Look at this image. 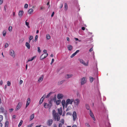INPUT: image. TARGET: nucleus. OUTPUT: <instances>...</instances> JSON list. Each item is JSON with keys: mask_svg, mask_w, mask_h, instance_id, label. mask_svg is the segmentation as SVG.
I'll list each match as a JSON object with an SVG mask.
<instances>
[{"mask_svg": "<svg viewBox=\"0 0 127 127\" xmlns=\"http://www.w3.org/2000/svg\"><path fill=\"white\" fill-rule=\"evenodd\" d=\"M81 29L82 30H85V27H82Z\"/></svg>", "mask_w": 127, "mask_h": 127, "instance_id": "nucleus-58", "label": "nucleus"}, {"mask_svg": "<svg viewBox=\"0 0 127 127\" xmlns=\"http://www.w3.org/2000/svg\"><path fill=\"white\" fill-rule=\"evenodd\" d=\"M48 104L45 103H44V106L45 108H47L48 107Z\"/></svg>", "mask_w": 127, "mask_h": 127, "instance_id": "nucleus-27", "label": "nucleus"}, {"mask_svg": "<svg viewBox=\"0 0 127 127\" xmlns=\"http://www.w3.org/2000/svg\"><path fill=\"white\" fill-rule=\"evenodd\" d=\"M85 125L87 127H89L90 126L89 124L88 123H86L85 124Z\"/></svg>", "mask_w": 127, "mask_h": 127, "instance_id": "nucleus-56", "label": "nucleus"}, {"mask_svg": "<svg viewBox=\"0 0 127 127\" xmlns=\"http://www.w3.org/2000/svg\"><path fill=\"white\" fill-rule=\"evenodd\" d=\"M26 25L28 26V27L29 28L30 27L29 26V23L28 22H27V20L26 21Z\"/></svg>", "mask_w": 127, "mask_h": 127, "instance_id": "nucleus-39", "label": "nucleus"}, {"mask_svg": "<svg viewBox=\"0 0 127 127\" xmlns=\"http://www.w3.org/2000/svg\"><path fill=\"white\" fill-rule=\"evenodd\" d=\"M81 85H83L85 84L86 82V78L85 77L82 78L81 79Z\"/></svg>", "mask_w": 127, "mask_h": 127, "instance_id": "nucleus-5", "label": "nucleus"}, {"mask_svg": "<svg viewBox=\"0 0 127 127\" xmlns=\"http://www.w3.org/2000/svg\"><path fill=\"white\" fill-rule=\"evenodd\" d=\"M48 55V54L47 53H44L40 57V59L41 60H42L46 58Z\"/></svg>", "mask_w": 127, "mask_h": 127, "instance_id": "nucleus-4", "label": "nucleus"}, {"mask_svg": "<svg viewBox=\"0 0 127 127\" xmlns=\"http://www.w3.org/2000/svg\"><path fill=\"white\" fill-rule=\"evenodd\" d=\"M43 52L44 53H47V50H44L43 51Z\"/></svg>", "mask_w": 127, "mask_h": 127, "instance_id": "nucleus-59", "label": "nucleus"}, {"mask_svg": "<svg viewBox=\"0 0 127 127\" xmlns=\"http://www.w3.org/2000/svg\"><path fill=\"white\" fill-rule=\"evenodd\" d=\"M2 124L0 122V127H2Z\"/></svg>", "mask_w": 127, "mask_h": 127, "instance_id": "nucleus-61", "label": "nucleus"}, {"mask_svg": "<svg viewBox=\"0 0 127 127\" xmlns=\"http://www.w3.org/2000/svg\"><path fill=\"white\" fill-rule=\"evenodd\" d=\"M3 2L2 0H0V5Z\"/></svg>", "mask_w": 127, "mask_h": 127, "instance_id": "nucleus-52", "label": "nucleus"}, {"mask_svg": "<svg viewBox=\"0 0 127 127\" xmlns=\"http://www.w3.org/2000/svg\"><path fill=\"white\" fill-rule=\"evenodd\" d=\"M23 83V81L22 80H21L20 81V82H19L20 84H22Z\"/></svg>", "mask_w": 127, "mask_h": 127, "instance_id": "nucleus-51", "label": "nucleus"}, {"mask_svg": "<svg viewBox=\"0 0 127 127\" xmlns=\"http://www.w3.org/2000/svg\"><path fill=\"white\" fill-rule=\"evenodd\" d=\"M34 117V114H32L30 116V120H32V119H33Z\"/></svg>", "mask_w": 127, "mask_h": 127, "instance_id": "nucleus-24", "label": "nucleus"}, {"mask_svg": "<svg viewBox=\"0 0 127 127\" xmlns=\"http://www.w3.org/2000/svg\"><path fill=\"white\" fill-rule=\"evenodd\" d=\"M16 116L15 115H13L12 116V118L14 119L15 118H16Z\"/></svg>", "mask_w": 127, "mask_h": 127, "instance_id": "nucleus-60", "label": "nucleus"}, {"mask_svg": "<svg viewBox=\"0 0 127 127\" xmlns=\"http://www.w3.org/2000/svg\"><path fill=\"white\" fill-rule=\"evenodd\" d=\"M54 12H52V14H51V16L52 17H53V16H54Z\"/></svg>", "mask_w": 127, "mask_h": 127, "instance_id": "nucleus-55", "label": "nucleus"}, {"mask_svg": "<svg viewBox=\"0 0 127 127\" xmlns=\"http://www.w3.org/2000/svg\"><path fill=\"white\" fill-rule=\"evenodd\" d=\"M38 48V51L39 52H41V50L40 49V48L39 47H38L37 48Z\"/></svg>", "mask_w": 127, "mask_h": 127, "instance_id": "nucleus-48", "label": "nucleus"}, {"mask_svg": "<svg viewBox=\"0 0 127 127\" xmlns=\"http://www.w3.org/2000/svg\"><path fill=\"white\" fill-rule=\"evenodd\" d=\"M45 95H43L41 98L39 102V104H41L42 103L43 100L45 98Z\"/></svg>", "mask_w": 127, "mask_h": 127, "instance_id": "nucleus-11", "label": "nucleus"}, {"mask_svg": "<svg viewBox=\"0 0 127 127\" xmlns=\"http://www.w3.org/2000/svg\"><path fill=\"white\" fill-rule=\"evenodd\" d=\"M63 97V95L62 94H59L57 95V98L59 99L62 98Z\"/></svg>", "mask_w": 127, "mask_h": 127, "instance_id": "nucleus-13", "label": "nucleus"}, {"mask_svg": "<svg viewBox=\"0 0 127 127\" xmlns=\"http://www.w3.org/2000/svg\"><path fill=\"white\" fill-rule=\"evenodd\" d=\"M23 123V121L22 120H21L20 122L18 125V127H20L21 126L22 124V123Z\"/></svg>", "mask_w": 127, "mask_h": 127, "instance_id": "nucleus-30", "label": "nucleus"}, {"mask_svg": "<svg viewBox=\"0 0 127 127\" xmlns=\"http://www.w3.org/2000/svg\"><path fill=\"white\" fill-rule=\"evenodd\" d=\"M67 78H68L71 77L72 76V74H67Z\"/></svg>", "mask_w": 127, "mask_h": 127, "instance_id": "nucleus-31", "label": "nucleus"}, {"mask_svg": "<svg viewBox=\"0 0 127 127\" xmlns=\"http://www.w3.org/2000/svg\"><path fill=\"white\" fill-rule=\"evenodd\" d=\"M58 113L61 115H62V107L60 108H58Z\"/></svg>", "mask_w": 127, "mask_h": 127, "instance_id": "nucleus-14", "label": "nucleus"}, {"mask_svg": "<svg viewBox=\"0 0 127 127\" xmlns=\"http://www.w3.org/2000/svg\"><path fill=\"white\" fill-rule=\"evenodd\" d=\"M12 30V27L11 26H10L9 27L8 30L10 32H11Z\"/></svg>", "mask_w": 127, "mask_h": 127, "instance_id": "nucleus-35", "label": "nucleus"}, {"mask_svg": "<svg viewBox=\"0 0 127 127\" xmlns=\"http://www.w3.org/2000/svg\"><path fill=\"white\" fill-rule=\"evenodd\" d=\"M86 108L88 110H89L90 109V106L88 104H86Z\"/></svg>", "mask_w": 127, "mask_h": 127, "instance_id": "nucleus-32", "label": "nucleus"}, {"mask_svg": "<svg viewBox=\"0 0 127 127\" xmlns=\"http://www.w3.org/2000/svg\"><path fill=\"white\" fill-rule=\"evenodd\" d=\"M7 85L8 86H9L11 85V83L9 81L7 82Z\"/></svg>", "mask_w": 127, "mask_h": 127, "instance_id": "nucleus-44", "label": "nucleus"}, {"mask_svg": "<svg viewBox=\"0 0 127 127\" xmlns=\"http://www.w3.org/2000/svg\"><path fill=\"white\" fill-rule=\"evenodd\" d=\"M61 122L62 123V124H63L64 123V119H62L61 120Z\"/></svg>", "mask_w": 127, "mask_h": 127, "instance_id": "nucleus-42", "label": "nucleus"}, {"mask_svg": "<svg viewBox=\"0 0 127 127\" xmlns=\"http://www.w3.org/2000/svg\"><path fill=\"white\" fill-rule=\"evenodd\" d=\"M60 119V117L59 115H58V116L57 117L56 119H57V121H59Z\"/></svg>", "mask_w": 127, "mask_h": 127, "instance_id": "nucleus-40", "label": "nucleus"}, {"mask_svg": "<svg viewBox=\"0 0 127 127\" xmlns=\"http://www.w3.org/2000/svg\"><path fill=\"white\" fill-rule=\"evenodd\" d=\"M76 54L75 53H73L70 56L71 58L73 57Z\"/></svg>", "mask_w": 127, "mask_h": 127, "instance_id": "nucleus-43", "label": "nucleus"}, {"mask_svg": "<svg viewBox=\"0 0 127 127\" xmlns=\"http://www.w3.org/2000/svg\"><path fill=\"white\" fill-rule=\"evenodd\" d=\"M64 80H62L60 81L59 82V84H61L63 83L64 82Z\"/></svg>", "mask_w": 127, "mask_h": 127, "instance_id": "nucleus-47", "label": "nucleus"}, {"mask_svg": "<svg viewBox=\"0 0 127 127\" xmlns=\"http://www.w3.org/2000/svg\"><path fill=\"white\" fill-rule=\"evenodd\" d=\"M74 105L76 106H78L80 100L78 99H76L74 101Z\"/></svg>", "mask_w": 127, "mask_h": 127, "instance_id": "nucleus-6", "label": "nucleus"}, {"mask_svg": "<svg viewBox=\"0 0 127 127\" xmlns=\"http://www.w3.org/2000/svg\"><path fill=\"white\" fill-rule=\"evenodd\" d=\"M67 48L68 50L71 51L73 47L71 45H69L67 46Z\"/></svg>", "mask_w": 127, "mask_h": 127, "instance_id": "nucleus-16", "label": "nucleus"}, {"mask_svg": "<svg viewBox=\"0 0 127 127\" xmlns=\"http://www.w3.org/2000/svg\"><path fill=\"white\" fill-rule=\"evenodd\" d=\"M26 45L28 49H30V46L29 43H28V42H26Z\"/></svg>", "mask_w": 127, "mask_h": 127, "instance_id": "nucleus-23", "label": "nucleus"}, {"mask_svg": "<svg viewBox=\"0 0 127 127\" xmlns=\"http://www.w3.org/2000/svg\"><path fill=\"white\" fill-rule=\"evenodd\" d=\"M23 13L24 12L23 11H19L18 13V15L20 17H21L22 16Z\"/></svg>", "mask_w": 127, "mask_h": 127, "instance_id": "nucleus-15", "label": "nucleus"}, {"mask_svg": "<svg viewBox=\"0 0 127 127\" xmlns=\"http://www.w3.org/2000/svg\"><path fill=\"white\" fill-rule=\"evenodd\" d=\"M43 78V75H42L41 76L39 79L38 80V83L41 82L42 81Z\"/></svg>", "mask_w": 127, "mask_h": 127, "instance_id": "nucleus-19", "label": "nucleus"}, {"mask_svg": "<svg viewBox=\"0 0 127 127\" xmlns=\"http://www.w3.org/2000/svg\"><path fill=\"white\" fill-rule=\"evenodd\" d=\"M51 93L50 92L46 96V98H48L49 97L50 95H51Z\"/></svg>", "mask_w": 127, "mask_h": 127, "instance_id": "nucleus-41", "label": "nucleus"}, {"mask_svg": "<svg viewBox=\"0 0 127 127\" xmlns=\"http://www.w3.org/2000/svg\"><path fill=\"white\" fill-rule=\"evenodd\" d=\"M44 8V7H40V9L41 10H42Z\"/></svg>", "mask_w": 127, "mask_h": 127, "instance_id": "nucleus-63", "label": "nucleus"}, {"mask_svg": "<svg viewBox=\"0 0 127 127\" xmlns=\"http://www.w3.org/2000/svg\"><path fill=\"white\" fill-rule=\"evenodd\" d=\"M78 60L81 63L83 64L85 66H87L88 65V61L86 63H85V62L82 59H78Z\"/></svg>", "mask_w": 127, "mask_h": 127, "instance_id": "nucleus-2", "label": "nucleus"}, {"mask_svg": "<svg viewBox=\"0 0 127 127\" xmlns=\"http://www.w3.org/2000/svg\"><path fill=\"white\" fill-rule=\"evenodd\" d=\"M5 127H7L8 124V121H6L5 122Z\"/></svg>", "mask_w": 127, "mask_h": 127, "instance_id": "nucleus-38", "label": "nucleus"}, {"mask_svg": "<svg viewBox=\"0 0 127 127\" xmlns=\"http://www.w3.org/2000/svg\"><path fill=\"white\" fill-rule=\"evenodd\" d=\"M3 84V82L2 80L0 81V85H2Z\"/></svg>", "mask_w": 127, "mask_h": 127, "instance_id": "nucleus-53", "label": "nucleus"}, {"mask_svg": "<svg viewBox=\"0 0 127 127\" xmlns=\"http://www.w3.org/2000/svg\"><path fill=\"white\" fill-rule=\"evenodd\" d=\"M9 54L12 57L14 58L15 56V54L14 51L12 49H10L9 51Z\"/></svg>", "mask_w": 127, "mask_h": 127, "instance_id": "nucleus-3", "label": "nucleus"}, {"mask_svg": "<svg viewBox=\"0 0 127 127\" xmlns=\"http://www.w3.org/2000/svg\"><path fill=\"white\" fill-rule=\"evenodd\" d=\"M38 36L37 35H36L35 36V39L34 40V41L35 42H36L37 41V38H38Z\"/></svg>", "mask_w": 127, "mask_h": 127, "instance_id": "nucleus-37", "label": "nucleus"}, {"mask_svg": "<svg viewBox=\"0 0 127 127\" xmlns=\"http://www.w3.org/2000/svg\"><path fill=\"white\" fill-rule=\"evenodd\" d=\"M33 11V10L32 9L30 8L28 12L29 14H30L32 13Z\"/></svg>", "mask_w": 127, "mask_h": 127, "instance_id": "nucleus-21", "label": "nucleus"}, {"mask_svg": "<svg viewBox=\"0 0 127 127\" xmlns=\"http://www.w3.org/2000/svg\"><path fill=\"white\" fill-rule=\"evenodd\" d=\"M31 102V99L30 98H29L27 99L26 105V108L27 107L29 104Z\"/></svg>", "mask_w": 127, "mask_h": 127, "instance_id": "nucleus-12", "label": "nucleus"}, {"mask_svg": "<svg viewBox=\"0 0 127 127\" xmlns=\"http://www.w3.org/2000/svg\"><path fill=\"white\" fill-rule=\"evenodd\" d=\"M54 59H52L51 62V64H52L54 62Z\"/></svg>", "mask_w": 127, "mask_h": 127, "instance_id": "nucleus-50", "label": "nucleus"}, {"mask_svg": "<svg viewBox=\"0 0 127 127\" xmlns=\"http://www.w3.org/2000/svg\"><path fill=\"white\" fill-rule=\"evenodd\" d=\"M61 100H57L56 101V103L57 105L61 103Z\"/></svg>", "mask_w": 127, "mask_h": 127, "instance_id": "nucleus-29", "label": "nucleus"}, {"mask_svg": "<svg viewBox=\"0 0 127 127\" xmlns=\"http://www.w3.org/2000/svg\"><path fill=\"white\" fill-rule=\"evenodd\" d=\"M64 7L65 9L66 10H67L68 8V6L67 4L66 3H65Z\"/></svg>", "mask_w": 127, "mask_h": 127, "instance_id": "nucleus-33", "label": "nucleus"}, {"mask_svg": "<svg viewBox=\"0 0 127 127\" xmlns=\"http://www.w3.org/2000/svg\"><path fill=\"white\" fill-rule=\"evenodd\" d=\"M90 114L91 117L93 118V120L95 121V118L93 113L91 110H90Z\"/></svg>", "mask_w": 127, "mask_h": 127, "instance_id": "nucleus-10", "label": "nucleus"}, {"mask_svg": "<svg viewBox=\"0 0 127 127\" xmlns=\"http://www.w3.org/2000/svg\"><path fill=\"white\" fill-rule=\"evenodd\" d=\"M79 51V50H77L75 52V53L76 54L78 53Z\"/></svg>", "mask_w": 127, "mask_h": 127, "instance_id": "nucleus-57", "label": "nucleus"}, {"mask_svg": "<svg viewBox=\"0 0 127 127\" xmlns=\"http://www.w3.org/2000/svg\"><path fill=\"white\" fill-rule=\"evenodd\" d=\"M9 112H11L13 111V108L10 109H9Z\"/></svg>", "mask_w": 127, "mask_h": 127, "instance_id": "nucleus-49", "label": "nucleus"}, {"mask_svg": "<svg viewBox=\"0 0 127 127\" xmlns=\"http://www.w3.org/2000/svg\"><path fill=\"white\" fill-rule=\"evenodd\" d=\"M53 116L54 119L56 120L57 118V117L58 116V114L56 113H55L53 114Z\"/></svg>", "mask_w": 127, "mask_h": 127, "instance_id": "nucleus-22", "label": "nucleus"}, {"mask_svg": "<svg viewBox=\"0 0 127 127\" xmlns=\"http://www.w3.org/2000/svg\"><path fill=\"white\" fill-rule=\"evenodd\" d=\"M74 101L73 99H70L68 98L67 99L66 101L65 107H67L69 104H72V102Z\"/></svg>", "mask_w": 127, "mask_h": 127, "instance_id": "nucleus-1", "label": "nucleus"}, {"mask_svg": "<svg viewBox=\"0 0 127 127\" xmlns=\"http://www.w3.org/2000/svg\"><path fill=\"white\" fill-rule=\"evenodd\" d=\"M36 57V56H35L33 57H32L31 59H30V58L28 60L27 63L28 62H29L32 61L34 59H35V58Z\"/></svg>", "mask_w": 127, "mask_h": 127, "instance_id": "nucleus-17", "label": "nucleus"}, {"mask_svg": "<svg viewBox=\"0 0 127 127\" xmlns=\"http://www.w3.org/2000/svg\"><path fill=\"white\" fill-rule=\"evenodd\" d=\"M94 79V78L93 77H90V80L91 83H92L93 82Z\"/></svg>", "mask_w": 127, "mask_h": 127, "instance_id": "nucleus-25", "label": "nucleus"}, {"mask_svg": "<svg viewBox=\"0 0 127 127\" xmlns=\"http://www.w3.org/2000/svg\"><path fill=\"white\" fill-rule=\"evenodd\" d=\"M28 7V5L27 4H25L24 6V8H27Z\"/></svg>", "mask_w": 127, "mask_h": 127, "instance_id": "nucleus-45", "label": "nucleus"}, {"mask_svg": "<svg viewBox=\"0 0 127 127\" xmlns=\"http://www.w3.org/2000/svg\"><path fill=\"white\" fill-rule=\"evenodd\" d=\"M33 37L32 35H30L29 37V42L30 43L31 40L33 38Z\"/></svg>", "mask_w": 127, "mask_h": 127, "instance_id": "nucleus-26", "label": "nucleus"}, {"mask_svg": "<svg viewBox=\"0 0 127 127\" xmlns=\"http://www.w3.org/2000/svg\"><path fill=\"white\" fill-rule=\"evenodd\" d=\"M4 112V109L2 107L0 108V113H3Z\"/></svg>", "mask_w": 127, "mask_h": 127, "instance_id": "nucleus-20", "label": "nucleus"}, {"mask_svg": "<svg viewBox=\"0 0 127 127\" xmlns=\"http://www.w3.org/2000/svg\"><path fill=\"white\" fill-rule=\"evenodd\" d=\"M72 127H77V126L75 125H74L72 126Z\"/></svg>", "mask_w": 127, "mask_h": 127, "instance_id": "nucleus-64", "label": "nucleus"}, {"mask_svg": "<svg viewBox=\"0 0 127 127\" xmlns=\"http://www.w3.org/2000/svg\"><path fill=\"white\" fill-rule=\"evenodd\" d=\"M93 50V48H91L89 50V51L90 52H91Z\"/></svg>", "mask_w": 127, "mask_h": 127, "instance_id": "nucleus-54", "label": "nucleus"}, {"mask_svg": "<svg viewBox=\"0 0 127 127\" xmlns=\"http://www.w3.org/2000/svg\"><path fill=\"white\" fill-rule=\"evenodd\" d=\"M53 121L52 119L48 120L47 122V124L48 126H50L52 124Z\"/></svg>", "mask_w": 127, "mask_h": 127, "instance_id": "nucleus-8", "label": "nucleus"}, {"mask_svg": "<svg viewBox=\"0 0 127 127\" xmlns=\"http://www.w3.org/2000/svg\"><path fill=\"white\" fill-rule=\"evenodd\" d=\"M62 104L63 107H64L65 105H66L65 101L64 100H63L62 102Z\"/></svg>", "mask_w": 127, "mask_h": 127, "instance_id": "nucleus-18", "label": "nucleus"}, {"mask_svg": "<svg viewBox=\"0 0 127 127\" xmlns=\"http://www.w3.org/2000/svg\"><path fill=\"white\" fill-rule=\"evenodd\" d=\"M66 39H67V41H69L70 39H69V38L68 37H67Z\"/></svg>", "mask_w": 127, "mask_h": 127, "instance_id": "nucleus-62", "label": "nucleus"}, {"mask_svg": "<svg viewBox=\"0 0 127 127\" xmlns=\"http://www.w3.org/2000/svg\"><path fill=\"white\" fill-rule=\"evenodd\" d=\"M3 119V116L2 115H0V122Z\"/></svg>", "mask_w": 127, "mask_h": 127, "instance_id": "nucleus-36", "label": "nucleus"}, {"mask_svg": "<svg viewBox=\"0 0 127 127\" xmlns=\"http://www.w3.org/2000/svg\"><path fill=\"white\" fill-rule=\"evenodd\" d=\"M8 44L7 43H6L4 45V47L6 48L8 46Z\"/></svg>", "mask_w": 127, "mask_h": 127, "instance_id": "nucleus-46", "label": "nucleus"}, {"mask_svg": "<svg viewBox=\"0 0 127 127\" xmlns=\"http://www.w3.org/2000/svg\"><path fill=\"white\" fill-rule=\"evenodd\" d=\"M6 33V32L5 30H4L3 32V36H5Z\"/></svg>", "mask_w": 127, "mask_h": 127, "instance_id": "nucleus-34", "label": "nucleus"}, {"mask_svg": "<svg viewBox=\"0 0 127 127\" xmlns=\"http://www.w3.org/2000/svg\"><path fill=\"white\" fill-rule=\"evenodd\" d=\"M46 38L47 39L49 40L50 39V36L48 34L46 35Z\"/></svg>", "mask_w": 127, "mask_h": 127, "instance_id": "nucleus-28", "label": "nucleus"}, {"mask_svg": "<svg viewBox=\"0 0 127 127\" xmlns=\"http://www.w3.org/2000/svg\"><path fill=\"white\" fill-rule=\"evenodd\" d=\"M22 106V103L21 102H19L17 105L16 108V110L17 111L19 110L21 106Z\"/></svg>", "mask_w": 127, "mask_h": 127, "instance_id": "nucleus-9", "label": "nucleus"}, {"mask_svg": "<svg viewBox=\"0 0 127 127\" xmlns=\"http://www.w3.org/2000/svg\"><path fill=\"white\" fill-rule=\"evenodd\" d=\"M72 116L73 118V120L74 121H75L77 118V115L76 112L74 111L73 112L72 114Z\"/></svg>", "mask_w": 127, "mask_h": 127, "instance_id": "nucleus-7", "label": "nucleus"}]
</instances>
